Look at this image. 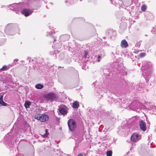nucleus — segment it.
<instances>
[{"label": "nucleus", "instance_id": "nucleus-1", "mask_svg": "<svg viewBox=\"0 0 156 156\" xmlns=\"http://www.w3.org/2000/svg\"><path fill=\"white\" fill-rule=\"evenodd\" d=\"M152 64L150 62H146L143 63L142 67L143 70V75L146 80L147 82L151 77L152 73Z\"/></svg>", "mask_w": 156, "mask_h": 156}, {"label": "nucleus", "instance_id": "nucleus-2", "mask_svg": "<svg viewBox=\"0 0 156 156\" xmlns=\"http://www.w3.org/2000/svg\"><path fill=\"white\" fill-rule=\"evenodd\" d=\"M16 24L9 23L5 27L4 31L5 33L7 34L13 35L15 34L14 32L15 27H17Z\"/></svg>", "mask_w": 156, "mask_h": 156}, {"label": "nucleus", "instance_id": "nucleus-3", "mask_svg": "<svg viewBox=\"0 0 156 156\" xmlns=\"http://www.w3.org/2000/svg\"><path fill=\"white\" fill-rule=\"evenodd\" d=\"M9 6L11 7L10 9L15 11L16 13L19 14L20 13H21V11H23L22 10L23 6L21 4L14 3L10 5Z\"/></svg>", "mask_w": 156, "mask_h": 156}, {"label": "nucleus", "instance_id": "nucleus-4", "mask_svg": "<svg viewBox=\"0 0 156 156\" xmlns=\"http://www.w3.org/2000/svg\"><path fill=\"white\" fill-rule=\"evenodd\" d=\"M35 118L41 122H45L48 119V115L45 114H39L35 116Z\"/></svg>", "mask_w": 156, "mask_h": 156}, {"label": "nucleus", "instance_id": "nucleus-5", "mask_svg": "<svg viewBox=\"0 0 156 156\" xmlns=\"http://www.w3.org/2000/svg\"><path fill=\"white\" fill-rule=\"evenodd\" d=\"M44 97L47 100L52 101L56 99V95L54 93H48L44 95Z\"/></svg>", "mask_w": 156, "mask_h": 156}, {"label": "nucleus", "instance_id": "nucleus-6", "mask_svg": "<svg viewBox=\"0 0 156 156\" xmlns=\"http://www.w3.org/2000/svg\"><path fill=\"white\" fill-rule=\"evenodd\" d=\"M68 125L70 130L72 131L76 127L75 120L73 119H69L68 122Z\"/></svg>", "mask_w": 156, "mask_h": 156}, {"label": "nucleus", "instance_id": "nucleus-7", "mask_svg": "<svg viewBox=\"0 0 156 156\" xmlns=\"http://www.w3.org/2000/svg\"><path fill=\"white\" fill-rule=\"evenodd\" d=\"M140 104L136 100L133 101L130 105V107L133 109H138L140 108Z\"/></svg>", "mask_w": 156, "mask_h": 156}, {"label": "nucleus", "instance_id": "nucleus-8", "mask_svg": "<svg viewBox=\"0 0 156 156\" xmlns=\"http://www.w3.org/2000/svg\"><path fill=\"white\" fill-rule=\"evenodd\" d=\"M34 9L31 10L28 9H23V11H21V13L26 16H28L31 15L33 12Z\"/></svg>", "mask_w": 156, "mask_h": 156}, {"label": "nucleus", "instance_id": "nucleus-9", "mask_svg": "<svg viewBox=\"0 0 156 156\" xmlns=\"http://www.w3.org/2000/svg\"><path fill=\"white\" fill-rule=\"evenodd\" d=\"M140 137V136L138 133H134L131 136V140L133 142H136L138 140Z\"/></svg>", "mask_w": 156, "mask_h": 156}, {"label": "nucleus", "instance_id": "nucleus-10", "mask_svg": "<svg viewBox=\"0 0 156 156\" xmlns=\"http://www.w3.org/2000/svg\"><path fill=\"white\" fill-rule=\"evenodd\" d=\"M140 129L142 131H144L146 129V124L143 120H141L139 122Z\"/></svg>", "mask_w": 156, "mask_h": 156}, {"label": "nucleus", "instance_id": "nucleus-11", "mask_svg": "<svg viewBox=\"0 0 156 156\" xmlns=\"http://www.w3.org/2000/svg\"><path fill=\"white\" fill-rule=\"evenodd\" d=\"M59 113L62 115H66L68 112L65 108H64L62 107L59 108Z\"/></svg>", "mask_w": 156, "mask_h": 156}, {"label": "nucleus", "instance_id": "nucleus-12", "mask_svg": "<svg viewBox=\"0 0 156 156\" xmlns=\"http://www.w3.org/2000/svg\"><path fill=\"white\" fill-rule=\"evenodd\" d=\"M128 44L127 41L125 40H123L122 41L121 43V46L124 48H126L128 46Z\"/></svg>", "mask_w": 156, "mask_h": 156}, {"label": "nucleus", "instance_id": "nucleus-13", "mask_svg": "<svg viewBox=\"0 0 156 156\" xmlns=\"http://www.w3.org/2000/svg\"><path fill=\"white\" fill-rule=\"evenodd\" d=\"M12 65H9L8 66L4 65L2 67V68L0 69V71H2L7 70Z\"/></svg>", "mask_w": 156, "mask_h": 156}, {"label": "nucleus", "instance_id": "nucleus-14", "mask_svg": "<svg viewBox=\"0 0 156 156\" xmlns=\"http://www.w3.org/2000/svg\"><path fill=\"white\" fill-rule=\"evenodd\" d=\"M79 103L77 101H75L73 104V108H77L79 107Z\"/></svg>", "mask_w": 156, "mask_h": 156}, {"label": "nucleus", "instance_id": "nucleus-15", "mask_svg": "<svg viewBox=\"0 0 156 156\" xmlns=\"http://www.w3.org/2000/svg\"><path fill=\"white\" fill-rule=\"evenodd\" d=\"M31 105V102L29 101H26L24 104V106L26 108H29Z\"/></svg>", "mask_w": 156, "mask_h": 156}, {"label": "nucleus", "instance_id": "nucleus-16", "mask_svg": "<svg viewBox=\"0 0 156 156\" xmlns=\"http://www.w3.org/2000/svg\"><path fill=\"white\" fill-rule=\"evenodd\" d=\"M44 87V86L41 84H38L35 85V87L37 89H41Z\"/></svg>", "mask_w": 156, "mask_h": 156}, {"label": "nucleus", "instance_id": "nucleus-17", "mask_svg": "<svg viewBox=\"0 0 156 156\" xmlns=\"http://www.w3.org/2000/svg\"><path fill=\"white\" fill-rule=\"evenodd\" d=\"M45 133L44 135H42V136L44 138H46L48 137V135L49 134V133L48 132V130L47 129H45Z\"/></svg>", "mask_w": 156, "mask_h": 156}, {"label": "nucleus", "instance_id": "nucleus-18", "mask_svg": "<svg viewBox=\"0 0 156 156\" xmlns=\"http://www.w3.org/2000/svg\"><path fill=\"white\" fill-rule=\"evenodd\" d=\"M147 6L145 5H143L141 7V10L142 11H145L147 9Z\"/></svg>", "mask_w": 156, "mask_h": 156}, {"label": "nucleus", "instance_id": "nucleus-19", "mask_svg": "<svg viewBox=\"0 0 156 156\" xmlns=\"http://www.w3.org/2000/svg\"><path fill=\"white\" fill-rule=\"evenodd\" d=\"M143 86L142 84H139L138 85V88L137 87V89L139 91H142L143 90V87H142V86Z\"/></svg>", "mask_w": 156, "mask_h": 156}, {"label": "nucleus", "instance_id": "nucleus-20", "mask_svg": "<svg viewBox=\"0 0 156 156\" xmlns=\"http://www.w3.org/2000/svg\"><path fill=\"white\" fill-rule=\"evenodd\" d=\"M112 151H108L106 152V155L107 156H112Z\"/></svg>", "mask_w": 156, "mask_h": 156}, {"label": "nucleus", "instance_id": "nucleus-21", "mask_svg": "<svg viewBox=\"0 0 156 156\" xmlns=\"http://www.w3.org/2000/svg\"><path fill=\"white\" fill-rule=\"evenodd\" d=\"M0 104L3 106H6L7 105V104L3 100L0 101Z\"/></svg>", "mask_w": 156, "mask_h": 156}, {"label": "nucleus", "instance_id": "nucleus-22", "mask_svg": "<svg viewBox=\"0 0 156 156\" xmlns=\"http://www.w3.org/2000/svg\"><path fill=\"white\" fill-rule=\"evenodd\" d=\"M55 33V30L54 29H52L51 31V32H49L48 34V32L47 35H48V34H50L51 36H53V33Z\"/></svg>", "mask_w": 156, "mask_h": 156}, {"label": "nucleus", "instance_id": "nucleus-23", "mask_svg": "<svg viewBox=\"0 0 156 156\" xmlns=\"http://www.w3.org/2000/svg\"><path fill=\"white\" fill-rule=\"evenodd\" d=\"M145 55V53L142 52L140 53L139 55V56L140 57H143Z\"/></svg>", "mask_w": 156, "mask_h": 156}, {"label": "nucleus", "instance_id": "nucleus-24", "mask_svg": "<svg viewBox=\"0 0 156 156\" xmlns=\"http://www.w3.org/2000/svg\"><path fill=\"white\" fill-rule=\"evenodd\" d=\"M88 54V53L86 51H85L84 54L83 56V58H86L87 57V55Z\"/></svg>", "mask_w": 156, "mask_h": 156}, {"label": "nucleus", "instance_id": "nucleus-25", "mask_svg": "<svg viewBox=\"0 0 156 156\" xmlns=\"http://www.w3.org/2000/svg\"><path fill=\"white\" fill-rule=\"evenodd\" d=\"M101 58V57L99 55H98L97 60L98 62H99L100 61Z\"/></svg>", "mask_w": 156, "mask_h": 156}, {"label": "nucleus", "instance_id": "nucleus-26", "mask_svg": "<svg viewBox=\"0 0 156 156\" xmlns=\"http://www.w3.org/2000/svg\"><path fill=\"white\" fill-rule=\"evenodd\" d=\"M3 95L0 94V101L3 100Z\"/></svg>", "mask_w": 156, "mask_h": 156}, {"label": "nucleus", "instance_id": "nucleus-27", "mask_svg": "<svg viewBox=\"0 0 156 156\" xmlns=\"http://www.w3.org/2000/svg\"><path fill=\"white\" fill-rule=\"evenodd\" d=\"M65 37H67L68 38H69V36L68 35H64L61 37L65 38Z\"/></svg>", "mask_w": 156, "mask_h": 156}, {"label": "nucleus", "instance_id": "nucleus-28", "mask_svg": "<svg viewBox=\"0 0 156 156\" xmlns=\"http://www.w3.org/2000/svg\"><path fill=\"white\" fill-rule=\"evenodd\" d=\"M77 156H86V155L85 154L82 153L78 154Z\"/></svg>", "mask_w": 156, "mask_h": 156}, {"label": "nucleus", "instance_id": "nucleus-29", "mask_svg": "<svg viewBox=\"0 0 156 156\" xmlns=\"http://www.w3.org/2000/svg\"><path fill=\"white\" fill-rule=\"evenodd\" d=\"M60 56H62V58H61L62 59H63L64 58V55H63V54H62V53L60 54Z\"/></svg>", "mask_w": 156, "mask_h": 156}, {"label": "nucleus", "instance_id": "nucleus-30", "mask_svg": "<svg viewBox=\"0 0 156 156\" xmlns=\"http://www.w3.org/2000/svg\"><path fill=\"white\" fill-rule=\"evenodd\" d=\"M140 44L139 43H138L136 44V45H135L136 47H139L140 46Z\"/></svg>", "mask_w": 156, "mask_h": 156}, {"label": "nucleus", "instance_id": "nucleus-31", "mask_svg": "<svg viewBox=\"0 0 156 156\" xmlns=\"http://www.w3.org/2000/svg\"><path fill=\"white\" fill-rule=\"evenodd\" d=\"M18 61V59H16L14 60V62H15V61L17 62Z\"/></svg>", "mask_w": 156, "mask_h": 156}, {"label": "nucleus", "instance_id": "nucleus-32", "mask_svg": "<svg viewBox=\"0 0 156 156\" xmlns=\"http://www.w3.org/2000/svg\"><path fill=\"white\" fill-rule=\"evenodd\" d=\"M60 44V46L59 47V48H60L61 47V46L60 44Z\"/></svg>", "mask_w": 156, "mask_h": 156}, {"label": "nucleus", "instance_id": "nucleus-33", "mask_svg": "<svg viewBox=\"0 0 156 156\" xmlns=\"http://www.w3.org/2000/svg\"><path fill=\"white\" fill-rule=\"evenodd\" d=\"M95 83H93V84L94 85V86H95V85H94V84H95Z\"/></svg>", "mask_w": 156, "mask_h": 156}, {"label": "nucleus", "instance_id": "nucleus-34", "mask_svg": "<svg viewBox=\"0 0 156 156\" xmlns=\"http://www.w3.org/2000/svg\"><path fill=\"white\" fill-rule=\"evenodd\" d=\"M55 41H56L55 39H54V42Z\"/></svg>", "mask_w": 156, "mask_h": 156}, {"label": "nucleus", "instance_id": "nucleus-35", "mask_svg": "<svg viewBox=\"0 0 156 156\" xmlns=\"http://www.w3.org/2000/svg\"><path fill=\"white\" fill-rule=\"evenodd\" d=\"M110 0V1H111V2H112V0Z\"/></svg>", "mask_w": 156, "mask_h": 156}]
</instances>
